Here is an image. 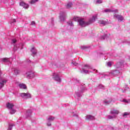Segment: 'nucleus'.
<instances>
[{
  "instance_id": "obj_24",
  "label": "nucleus",
  "mask_w": 130,
  "mask_h": 130,
  "mask_svg": "<svg viewBox=\"0 0 130 130\" xmlns=\"http://www.w3.org/2000/svg\"><path fill=\"white\" fill-rule=\"evenodd\" d=\"M10 114H14V113H16V110L14 109H10Z\"/></svg>"
},
{
  "instance_id": "obj_37",
  "label": "nucleus",
  "mask_w": 130,
  "mask_h": 130,
  "mask_svg": "<svg viewBox=\"0 0 130 130\" xmlns=\"http://www.w3.org/2000/svg\"><path fill=\"white\" fill-rule=\"evenodd\" d=\"M106 37H107V35L105 34L104 36H103L102 37V39H103L104 40V39H105V38H106Z\"/></svg>"
},
{
  "instance_id": "obj_48",
  "label": "nucleus",
  "mask_w": 130,
  "mask_h": 130,
  "mask_svg": "<svg viewBox=\"0 0 130 130\" xmlns=\"http://www.w3.org/2000/svg\"><path fill=\"white\" fill-rule=\"evenodd\" d=\"M128 45H130V43H128Z\"/></svg>"
},
{
  "instance_id": "obj_15",
  "label": "nucleus",
  "mask_w": 130,
  "mask_h": 130,
  "mask_svg": "<svg viewBox=\"0 0 130 130\" xmlns=\"http://www.w3.org/2000/svg\"><path fill=\"white\" fill-rule=\"evenodd\" d=\"M86 119L87 120H94L95 117L91 115H87L86 116Z\"/></svg>"
},
{
  "instance_id": "obj_42",
  "label": "nucleus",
  "mask_w": 130,
  "mask_h": 130,
  "mask_svg": "<svg viewBox=\"0 0 130 130\" xmlns=\"http://www.w3.org/2000/svg\"><path fill=\"white\" fill-rule=\"evenodd\" d=\"M123 102H125V103H128V102L126 100H123Z\"/></svg>"
},
{
  "instance_id": "obj_8",
  "label": "nucleus",
  "mask_w": 130,
  "mask_h": 130,
  "mask_svg": "<svg viewBox=\"0 0 130 130\" xmlns=\"http://www.w3.org/2000/svg\"><path fill=\"white\" fill-rule=\"evenodd\" d=\"M119 74H120L119 71L113 70L110 73L109 76H113V77H114V76H117L118 75H119Z\"/></svg>"
},
{
  "instance_id": "obj_12",
  "label": "nucleus",
  "mask_w": 130,
  "mask_h": 130,
  "mask_svg": "<svg viewBox=\"0 0 130 130\" xmlns=\"http://www.w3.org/2000/svg\"><path fill=\"white\" fill-rule=\"evenodd\" d=\"M21 7H23L24 9H28L29 8V5L24 3V2H20L19 4Z\"/></svg>"
},
{
  "instance_id": "obj_2",
  "label": "nucleus",
  "mask_w": 130,
  "mask_h": 130,
  "mask_svg": "<svg viewBox=\"0 0 130 130\" xmlns=\"http://www.w3.org/2000/svg\"><path fill=\"white\" fill-rule=\"evenodd\" d=\"M89 70H92V66L89 64H85L84 68H82V70L80 71V73H81V74H89L92 72V71Z\"/></svg>"
},
{
  "instance_id": "obj_50",
  "label": "nucleus",
  "mask_w": 130,
  "mask_h": 130,
  "mask_svg": "<svg viewBox=\"0 0 130 130\" xmlns=\"http://www.w3.org/2000/svg\"><path fill=\"white\" fill-rule=\"evenodd\" d=\"M123 93H124V91H123Z\"/></svg>"
},
{
  "instance_id": "obj_32",
  "label": "nucleus",
  "mask_w": 130,
  "mask_h": 130,
  "mask_svg": "<svg viewBox=\"0 0 130 130\" xmlns=\"http://www.w3.org/2000/svg\"><path fill=\"white\" fill-rule=\"evenodd\" d=\"M99 89H103V90H104L105 89L104 86H103L102 84H100L99 85Z\"/></svg>"
},
{
  "instance_id": "obj_23",
  "label": "nucleus",
  "mask_w": 130,
  "mask_h": 130,
  "mask_svg": "<svg viewBox=\"0 0 130 130\" xmlns=\"http://www.w3.org/2000/svg\"><path fill=\"white\" fill-rule=\"evenodd\" d=\"M116 117V115H108V118L109 119H113V118H115Z\"/></svg>"
},
{
  "instance_id": "obj_49",
  "label": "nucleus",
  "mask_w": 130,
  "mask_h": 130,
  "mask_svg": "<svg viewBox=\"0 0 130 130\" xmlns=\"http://www.w3.org/2000/svg\"><path fill=\"white\" fill-rule=\"evenodd\" d=\"M20 45H21V46H23V44H20Z\"/></svg>"
},
{
  "instance_id": "obj_9",
  "label": "nucleus",
  "mask_w": 130,
  "mask_h": 130,
  "mask_svg": "<svg viewBox=\"0 0 130 130\" xmlns=\"http://www.w3.org/2000/svg\"><path fill=\"white\" fill-rule=\"evenodd\" d=\"M26 75V77L28 79H32V78H34V77H35V74H34V73L32 71L27 72Z\"/></svg>"
},
{
  "instance_id": "obj_3",
  "label": "nucleus",
  "mask_w": 130,
  "mask_h": 130,
  "mask_svg": "<svg viewBox=\"0 0 130 130\" xmlns=\"http://www.w3.org/2000/svg\"><path fill=\"white\" fill-rule=\"evenodd\" d=\"M85 90H86V87L85 85H81L80 89L76 92V96H77L78 98H80V97L82 96V93H83V92H84Z\"/></svg>"
},
{
  "instance_id": "obj_26",
  "label": "nucleus",
  "mask_w": 130,
  "mask_h": 130,
  "mask_svg": "<svg viewBox=\"0 0 130 130\" xmlns=\"http://www.w3.org/2000/svg\"><path fill=\"white\" fill-rule=\"evenodd\" d=\"M100 25H106V23H107L106 21H103V20H101L99 22Z\"/></svg>"
},
{
  "instance_id": "obj_1",
  "label": "nucleus",
  "mask_w": 130,
  "mask_h": 130,
  "mask_svg": "<svg viewBox=\"0 0 130 130\" xmlns=\"http://www.w3.org/2000/svg\"><path fill=\"white\" fill-rule=\"evenodd\" d=\"M96 19H97V15H94L92 16V18L90 19L87 22H85L84 19H80L78 23L79 26H81V27H86V26L94 23V22L96 21Z\"/></svg>"
},
{
  "instance_id": "obj_7",
  "label": "nucleus",
  "mask_w": 130,
  "mask_h": 130,
  "mask_svg": "<svg viewBox=\"0 0 130 130\" xmlns=\"http://www.w3.org/2000/svg\"><path fill=\"white\" fill-rule=\"evenodd\" d=\"M55 117L50 116L47 119V125L48 126H51V122L53 121Z\"/></svg>"
},
{
  "instance_id": "obj_22",
  "label": "nucleus",
  "mask_w": 130,
  "mask_h": 130,
  "mask_svg": "<svg viewBox=\"0 0 130 130\" xmlns=\"http://www.w3.org/2000/svg\"><path fill=\"white\" fill-rule=\"evenodd\" d=\"M111 102H112V99H111L109 101L105 100L104 101V103H105V104H106V105H107L108 104H110V103H111Z\"/></svg>"
},
{
  "instance_id": "obj_29",
  "label": "nucleus",
  "mask_w": 130,
  "mask_h": 130,
  "mask_svg": "<svg viewBox=\"0 0 130 130\" xmlns=\"http://www.w3.org/2000/svg\"><path fill=\"white\" fill-rule=\"evenodd\" d=\"M17 43V40L13 39L11 40V44L15 45Z\"/></svg>"
},
{
  "instance_id": "obj_43",
  "label": "nucleus",
  "mask_w": 130,
  "mask_h": 130,
  "mask_svg": "<svg viewBox=\"0 0 130 130\" xmlns=\"http://www.w3.org/2000/svg\"><path fill=\"white\" fill-rule=\"evenodd\" d=\"M31 25H35V21H32L31 23Z\"/></svg>"
},
{
  "instance_id": "obj_41",
  "label": "nucleus",
  "mask_w": 130,
  "mask_h": 130,
  "mask_svg": "<svg viewBox=\"0 0 130 130\" xmlns=\"http://www.w3.org/2000/svg\"><path fill=\"white\" fill-rule=\"evenodd\" d=\"M111 130H116V127H111Z\"/></svg>"
},
{
  "instance_id": "obj_47",
  "label": "nucleus",
  "mask_w": 130,
  "mask_h": 130,
  "mask_svg": "<svg viewBox=\"0 0 130 130\" xmlns=\"http://www.w3.org/2000/svg\"><path fill=\"white\" fill-rule=\"evenodd\" d=\"M1 75H2V71H1V69H0V76H1Z\"/></svg>"
},
{
  "instance_id": "obj_45",
  "label": "nucleus",
  "mask_w": 130,
  "mask_h": 130,
  "mask_svg": "<svg viewBox=\"0 0 130 130\" xmlns=\"http://www.w3.org/2000/svg\"><path fill=\"white\" fill-rule=\"evenodd\" d=\"M73 116H76V117H78V114H74Z\"/></svg>"
},
{
  "instance_id": "obj_13",
  "label": "nucleus",
  "mask_w": 130,
  "mask_h": 130,
  "mask_svg": "<svg viewBox=\"0 0 130 130\" xmlns=\"http://www.w3.org/2000/svg\"><path fill=\"white\" fill-rule=\"evenodd\" d=\"M6 106L8 109H12L14 106H15V105L12 103H8L6 104Z\"/></svg>"
},
{
  "instance_id": "obj_25",
  "label": "nucleus",
  "mask_w": 130,
  "mask_h": 130,
  "mask_svg": "<svg viewBox=\"0 0 130 130\" xmlns=\"http://www.w3.org/2000/svg\"><path fill=\"white\" fill-rule=\"evenodd\" d=\"M37 2H38V0H31L29 2V4H30V5H34L35 3H37Z\"/></svg>"
},
{
  "instance_id": "obj_38",
  "label": "nucleus",
  "mask_w": 130,
  "mask_h": 130,
  "mask_svg": "<svg viewBox=\"0 0 130 130\" xmlns=\"http://www.w3.org/2000/svg\"><path fill=\"white\" fill-rule=\"evenodd\" d=\"M13 128V125H9V128L7 130H12Z\"/></svg>"
},
{
  "instance_id": "obj_20",
  "label": "nucleus",
  "mask_w": 130,
  "mask_h": 130,
  "mask_svg": "<svg viewBox=\"0 0 130 130\" xmlns=\"http://www.w3.org/2000/svg\"><path fill=\"white\" fill-rule=\"evenodd\" d=\"M73 7V3L69 2L66 5V8L67 9H71Z\"/></svg>"
},
{
  "instance_id": "obj_46",
  "label": "nucleus",
  "mask_w": 130,
  "mask_h": 130,
  "mask_svg": "<svg viewBox=\"0 0 130 130\" xmlns=\"http://www.w3.org/2000/svg\"><path fill=\"white\" fill-rule=\"evenodd\" d=\"M93 71L95 72H96V73H98V70H95V69H93Z\"/></svg>"
},
{
  "instance_id": "obj_30",
  "label": "nucleus",
  "mask_w": 130,
  "mask_h": 130,
  "mask_svg": "<svg viewBox=\"0 0 130 130\" xmlns=\"http://www.w3.org/2000/svg\"><path fill=\"white\" fill-rule=\"evenodd\" d=\"M80 48L82 49V50H85V49H87V48H88V47L86 46H81L80 47Z\"/></svg>"
},
{
  "instance_id": "obj_40",
  "label": "nucleus",
  "mask_w": 130,
  "mask_h": 130,
  "mask_svg": "<svg viewBox=\"0 0 130 130\" xmlns=\"http://www.w3.org/2000/svg\"><path fill=\"white\" fill-rule=\"evenodd\" d=\"M128 113H127V112H125L123 115V116H126V115H128Z\"/></svg>"
},
{
  "instance_id": "obj_35",
  "label": "nucleus",
  "mask_w": 130,
  "mask_h": 130,
  "mask_svg": "<svg viewBox=\"0 0 130 130\" xmlns=\"http://www.w3.org/2000/svg\"><path fill=\"white\" fill-rule=\"evenodd\" d=\"M14 23H16V19H15L11 20V21H10V24L11 25L14 24Z\"/></svg>"
},
{
  "instance_id": "obj_6",
  "label": "nucleus",
  "mask_w": 130,
  "mask_h": 130,
  "mask_svg": "<svg viewBox=\"0 0 130 130\" xmlns=\"http://www.w3.org/2000/svg\"><path fill=\"white\" fill-rule=\"evenodd\" d=\"M53 79L57 82V83H61V79L59 77V75L57 73L53 74Z\"/></svg>"
},
{
  "instance_id": "obj_44",
  "label": "nucleus",
  "mask_w": 130,
  "mask_h": 130,
  "mask_svg": "<svg viewBox=\"0 0 130 130\" xmlns=\"http://www.w3.org/2000/svg\"><path fill=\"white\" fill-rule=\"evenodd\" d=\"M120 64V62L117 63V68H119V67H118V66H119Z\"/></svg>"
},
{
  "instance_id": "obj_14",
  "label": "nucleus",
  "mask_w": 130,
  "mask_h": 130,
  "mask_svg": "<svg viewBox=\"0 0 130 130\" xmlns=\"http://www.w3.org/2000/svg\"><path fill=\"white\" fill-rule=\"evenodd\" d=\"M110 113L111 114H114V115H116L118 114V113H119V111H118V110L113 109L110 111Z\"/></svg>"
},
{
  "instance_id": "obj_27",
  "label": "nucleus",
  "mask_w": 130,
  "mask_h": 130,
  "mask_svg": "<svg viewBox=\"0 0 130 130\" xmlns=\"http://www.w3.org/2000/svg\"><path fill=\"white\" fill-rule=\"evenodd\" d=\"M14 74H15V75H18V74H19L20 73V70H19L18 69H14Z\"/></svg>"
},
{
  "instance_id": "obj_21",
  "label": "nucleus",
  "mask_w": 130,
  "mask_h": 130,
  "mask_svg": "<svg viewBox=\"0 0 130 130\" xmlns=\"http://www.w3.org/2000/svg\"><path fill=\"white\" fill-rule=\"evenodd\" d=\"M32 113V110H28L26 111V115L27 117H29L31 115V114Z\"/></svg>"
},
{
  "instance_id": "obj_16",
  "label": "nucleus",
  "mask_w": 130,
  "mask_h": 130,
  "mask_svg": "<svg viewBox=\"0 0 130 130\" xmlns=\"http://www.w3.org/2000/svg\"><path fill=\"white\" fill-rule=\"evenodd\" d=\"M18 86L20 89H23L24 90H26V89H27V86L25 84L20 83L18 85Z\"/></svg>"
},
{
  "instance_id": "obj_33",
  "label": "nucleus",
  "mask_w": 130,
  "mask_h": 130,
  "mask_svg": "<svg viewBox=\"0 0 130 130\" xmlns=\"http://www.w3.org/2000/svg\"><path fill=\"white\" fill-rule=\"evenodd\" d=\"M107 67H110L111 66H112V62L109 61L107 63Z\"/></svg>"
},
{
  "instance_id": "obj_39",
  "label": "nucleus",
  "mask_w": 130,
  "mask_h": 130,
  "mask_svg": "<svg viewBox=\"0 0 130 130\" xmlns=\"http://www.w3.org/2000/svg\"><path fill=\"white\" fill-rule=\"evenodd\" d=\"M72 63L74 66H77L78 65V63H77L76 61H73Z\"/></svg>"
},
{
  "instance_id": "obj_10",
  "label": "nucleus",
  "mask_w": 130,
  "mask_h": 130,
  "mask_svg": "<svg viewBox=\"0 0 130 130\" xmlns=\"http://www.w3.org/2000/svg\"><path fill=\"white\" fill-rule=\"evenodd\" d=\"M7 83V80L3 79V78L0 77V89H2L3 87L5 86V84Z\"/></svg>"
},
{
  "instance_id": "obj_36",
  "label": "nucleus",
  "mask_w": 130,
  "mask_h": 130,
  "mask_svg": "<svg viewBox=\"0 0 130 130\" xmlns=\"http://www.w3.org/2000/svg\"><path fill=\"white\" fill-rule=\"evenodd\" d=\"M102 3H103L102 0H97V1H96V4L97 5H98V4H102Z\"/></svg>"
},
{
  "instance_id": "obj_19",
  "label": "nucleus",
  "mask_w": 130,
  "mask_h": 130,
  "mask_svg": "<svg viewBox=\"0 0 130 130\" xmlns=\"http://www.w3.org/2000/svg\"><path fill=\"white\" fill-rule=\"evenodd\" d=\"M1 61H3V62H9L10 59L9 58H1Z\"/></svg>"
},
{
  "instance_id": "obj_5",
  "label": "nucleus",
  "mask_w": 130,
  "mask_h": 130,
  "mask_svg": "<svg viewBox=\"0 0 130 130\" xmlns=\"http://www.w3.org/2000/svg\"><path fill=\"white\" fill-rule=\"evenodd\" d=\"M67 17V13L64 11H61L60 12L59 19L61 22L66 21V17Z\"/></svg>"
},
{
  "instance_id": "obj_31",
  "label": "nucleus",
  "mask_w": 130,
  "mask_h": 130,
  "mask_svg": "<svg viewBox=\"0 0 130 130\" xmlns=\"http://www.w3.org/2000/svg\"><path fill=\"white\" fill-rule=\"evenodd\" d=\"M67 23L69 26H74V24H73V22L72 21L68 22Z\"/></svg>"
},
{
  "instance_id": "obj_17",
  "label": "nucleus",
  "mask_w": 130,
  "mask_h": 130,
  "mask_svg": "<svg viewBox=\"0 0 130 130\" xmlns=\"http://www.w3.org/2000/svg\"><path fill=\"white\" fill-rule=\"evenodd\" d=\"M117 10H112L111 9H106L105 10V13H113L114 12H116Z\"/></svg>"
},
{
  "instance_id": "obj_34",
  "label": "nucleus",
  "mask_w": 130,
  "mask_h": 130,
  "mask_svg": "<svg viewBox=\"0 0 130 130\" xmlns=\"http://www.w3.org/2000/svg\"><path fill=\"white\" fill-rule=\"evenodd\" d=\"M74 21H75V22H79V20H80V19L78 17H74L73 18Z\"/></svg>"
},
{
  "instance_id": "obj_4",
  "label": "nucleus",
  "mask_w": 130,
  "mask_h": 130,
  "mask_svg": "<svg viewBox=\"0 0 130 130\" xmlns=\"http://www.w3.org/2000/svg\"><path fill=\"white\" fill-rule=\"evenodd\" d=\"M19 95L23 99H29L32 98L31 94L29 93H21Z\"/></svg>"
},
{
  "instance_id": "obj_11",
  "label": "nucleus",
  "mask_w": 130,
  "mask_h": 130,
  "mask_svg": "<svg viewBox=\"0 0 130 130\" xmlns=\"http://www.w3.org/2000/svg\"><path fill=\"white\" fill-rule=\"evenodd\" d=\"M114 17L116 18V19H117L118 22H122V20L124 19L123 17L120 15L115 14Z\"/></svg>"
},
{
  "instance_id": "obj_18",
  "label": "nucleus",
  "mask_w": 130,
  "mask_h": 130,
  "mask_svg": "<svg viewBox=\"0 0 130 130\" xmlns=\"http://www.w3.org/2000/svg\"><path fill=\"white\" fill-rule=\"evenodd\" d=\"M31 52H32L34 55H35L36 53H37V50L35 48V47H32L31 49Z\"/></svg>"
},
{
  "instance_id": "obj_28",
  "label": "nucleus",
  "mask_w": 130,
  "mask_h": 130,
  "mask_svg": "<svg viewBox=\"0 0 130 130\" xmlns=\"http://www.w3.org/2000/svg\"><path fill=\"white\" fill-rule=\"evenodd\" d=\"M18 48H19V45H15L14 47L13 48V49L14 51H17L18 50Z\"/></svg>"
}]
</instances>
